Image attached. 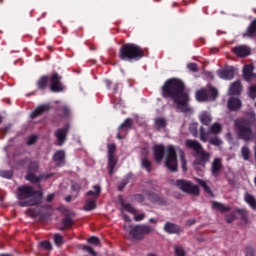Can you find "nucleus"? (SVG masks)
Wrapping results in <instances>:
<instances>
[{
    "instance_id": "nucleus-1",
    "label": "nucleus",
    "mask_w": 256,
    "mask_h": 256,
    "mask_svg": "<svg viewBox=\"0 0 256 256\" xmlns=\"http://www.w3.org/2000/svg\"><path fill=\"white\" fill-rule=\"evenodd\" d=\"M163 97H172L180 111L189 110V94L185 91L183 82L177 79H169L162 87Z\"/></svg>"
},
{
    "instance_id": "nucleus-2",
    "label": "nucleus",
    "mask_w": 256,
    "mask_h": 256,
    "mask_svg": "<svg viewBox=\"0 0 256 256\" xmlns=\"http://www.w3.org/2000/svg\"><path fill=\"white\" fill-rule=\"evenodd\" d=\"M177 154L179 155L182 163L183 171H187V161L185 160V153L179 148L168 146L166 149L165 166L169 171H177Z\"/></svg>"
},
{
    "instance_id": "nucleus-3",
    "label": "nucleus",
    "mask_w": 256,
    "mask_h": 256,
    "mask_svg": "<svg viewBox=\"0 0 256 256\" xmlns=\"http://www.w3.org/2000/svg\"><path fill=\"white\" fill-rule=\"evenodd\" d=\"M17 198L19 199L20 207H29L39 203V196H37V192H35V190L30 186L18 187Z\"/></svg>"
},
{
    "instance_id": "nucleus-4",
    "label": "nucleus",
    "mask_w": 256,
    "mask_h": 256,
    "mask_svg": "<svg viewBox=\"0 0 256 256\" xmlns=\"http://www.w3.org/2000/svg\"><path fill=\"white\" fill-rule=\"evenodd\" d=\"M143 57V50L135 44H125L120 49L122 61H139Z\"/></svg>"
},
{
    "instance_id": "nucleus-5",
    "label": "nucleus",
    "mask_w": 256,
    "mask_h": 256,
    "mask_svg": "<svg viewBox=\"0 0 256 256\" xmlns=\"http://www.w3.org/2000/svg\"><path fill=\"white\" fill-rule=\"evenodd\" d=\"M125 231L131 235L133 239L137 241H143L145 239V235H151L153 232V227L147 224H139L134 226H124Z\"/></svg>"
},
{
    "instance_id": "nucleus-6",
    "label": "nucleus",
    "mask_w": 256,
    "mask_h": 256,
    "mask_svg": "<svg viewBox=\"0 0 256 256\" xmlns=\"http://www.w3.org/2000/svg\"><path fill=\"white\" fill-rule=\"evenodd\" d=\"M238 129V135L240 139H244V141H249L253 138V132L250 128V123L243 119H238L235 123Z\"/></svg>"
},
{
    "instance_id": "nucleus-7",
    "label": "nucleus",
    "mask_w": 256,
    "mask_h": 256,
    "mask_svg": "<svg viewBox=\"0 0 256 256\" xmlns=\"http://www.w3.org/2000/svg\"><path fill=\"white\" fill-rule=\"evenodd\" d=\"M176 187L184 193H189L190 195H199V186L194 185L190 181L187 180H177L175 182Z\"/></svg>"
},
{
    "instance_id": "nucleus-8",
    "label": "nucleus",
    "mask_w": 256,
    "mask_h": 256,
    "mask_svg": "<svg viewBox=\"0 0 256 256\" xmlns=\"http://www.w3.org/2000/svg\"><path fill=\"white\" fill-rule=\"evenodd\" d=\"M211 155L203 148L196 152V160L194 162L195 169H205V164L209 162Z\"/></svg>"
},
{
    "instance_id": "nucleus-9",
    "label": "nucleus",
    "mask_w": 256,
    "mask_h": 256,
    "mask_svg": "<svg viewBox=\"0 0 256 256\" xmlns=\"http://www.w3.org/2000/svg\"><path fill=\"white\" fill-rule=\"evenodd\" d=\"M200 140L205 143L208 141L211 145H215L216 147H219V145L223 143L219 138L211 139V136H209V133L205 131V128H200Z\"/></svg>"
},
{
    "instance_id": "nucleus-10",
    "label": "nucleus",
    "mask_w": 256,
    "mask_h": 256,
    "mask_svg": "<svg viewBox=\"0 0 256 256\" xmlns=\"http://www.w3.org/2000/svg\"><path fill=\"white\" fill-rule=\"evenodd\" d=\"M50 89L54 93H59L60 91H63V85L61 84V80L59 78V75L53 74L50 79Z\"/></svg>"
},
{
    "instance_id": "nucleus-11",
    "label": "nucleus",
    "mask_w": 256,
    "mask_h": 256,
    "mask_svg": "<svg viewBox=\"0 0 256 256\" xmlns=\"http://www.w3.org/2000/svg\"><path fill=\"white\" fill-rule=\"evenodd\" d=\"M221 169H223V163L221 158H215L212 161L211 165V173L214 177H219V174L221 173Z\"/></svg>"
},
{
    "instance_id": "nucleus-12",
    "label": "nucleus",
    "mask_w": 256,
    "mask_h": 256,
    "mask_svg": "<svg viewBox=\"0 0 256 256\" xmlns=\"http://www.w3.org/2000/svg\"><path fill=\"white\" fill-rule=\"evenodd\" d=\"M52 159L57 167H62V165H65V151L63 150L56 151Z\"/></svg>"
},
{
    "instance_id": "nucleus-13",
    "label": "nucleus",
    "mask_w": 256,
    "mask_h": 256,
    "mask_svg": "<svg viewBox=\"0 0 256 256\" xmlns=\"http://www.w3.org/2000/svg\"><path fill=\"white\" fill-rule=\"evenodd\" d=\"M163 230L165 233H168L169 235H175L181 233V228L177 226V224H173L171 222H166L164 224Z\"/></svg>"
},
{
    "instance_id": "nucleus-14",
    "label": "nucleus",
    "mask_w": 256,
    "mask_h": 256,
    "mask_svg": "<svg viewBox=\"0 0 256 256\" xmlns=\"http://www.w3.org/2000/svg\"><path fill=\"white\" fill-rule=\"evenodd\" d=\"M233 51L238 57H247L251 54V49L245 45L237 46L233 49Z\"/></svg>"
},
{
    "instance_id": "nucleus-15",
    "label": "nucleus",
    "mask_w": 256,
    "mask_h": 256,
    "mask_svg": "<svg viewBox=\"0 0 256 256\" xmlns=\"http://www.w3.org/2000/svg\"><path fill=\"white\" fill-rule=\"evenodd\" d=\"M153 151L155 161H157L158 163L161 162V160L163 159V153H165V148L163 147V145H155Z\"/></svg>"
},
{
    "instance_id": "nucleus-16",
    "label": "nucleus",
    "mask_w": 256,
    "mask_h": 256,
    "mask_svg": "<svg viewBox=\"0 0 256 256\" xmlns=\"http://www.w3.org/2000/svg\"><path fill=\"white\" fill-rule=\"evenodd\" d=\"M186 147L192 149L194 153H197L203 149V146L197 140H186Z\"/></svg>"
},
{
    "instance_id": "nucleus-17",
    "label": "nucleus",
    "mask_w": 256,
    "mask_h": 256,
    "mask_svg": "<svg viewBox=\"0 0 256 256\" xmlns=\"http://www.w3.org/2000/svg\"><path fill=\"white\" fill-rule=\"evenodd\" d=\"M55 137L57 138V145H63L67 139V129H58L55 132Z\"/></svg>"
},
{
    "instance_id": "nucleus-18",
    "label": "nucleus",
    "mask_w": 256,
    "mask_h": 256,
    "mask_svg": "<svg viewBox=\"0 0 256 256\" xmlns=\"http://www.w3.org/2000/svg\"><path fill=\"white\" fill-rule=\"evenodd\" d=\"M49 109H51V106H49L48 104L39 106L37 109H35L31 114L30 117L32 119H35V117H39V115H42V113H45L47 111H49Z\"/></svg>"
},
{
    "instance_id": "nucleus-19",
    "label": "nucleus",
    "mask_w": 256,
    "mask_h": 256,
    "mask_svg": "<svg viewBox=\"0 0 256 256\" xmlns=\"http://www.w3.org/2000/svg\"><path fill=\"white\" fill-rule=\"evenodd\" d=\"M234 75L235 74H234L233 68L218 71V76L220 77V79L231 80L233 79Z\"/></svg>"
},
{
    "instance_id": "nucleus-20",
    "label": "nucleus",
    "mask_w": 256,
    "mask_h": 256,
    "mask_svg": "<svg viewBox=\"0 0 256 256\" xmlns=\"http://www.w3.org/2000/svg\"><path fill=\"white\" fill-rule=\"evenodd\" d=\"M228 109L229 111H237V109H241V100L238 98H230L228 100Z\"/></svg>"
},
{
    "instance_id": "nucleus-21",
    "label": "nucleus",
    "mask_w": 256,
    "mask_h": 256,
    "mask_svg": "<svg viewBox=\"0 0 256 256\" xmlns=\"http://www.w3.org/2000/svg\"><path fill=\"white\" fill-rule=\"evenodd\" d=\"M83 209L84 211H93V209H97V201L95 199L88 198Z\"/></svg>"
},
{
    "instance_id": "nucleus-22",
    "label": "nucleus",
    "mask_w": 256,
    "mask_h": 256,
    "mask_svg": "<svg viewBox=\"0 0 256 256\" xmlns=\"http://www.w3.org/2000/svg\"><path fill=\"white\" fill-rule=\"evenodd\" d=\"M199 119L203 125H209L212 121L211 114L207 111H202L199 115Z\"/></svg>"
},
{
    "instance_id": "nucleus-23",
    "label": "nucleus",
    "mask_w": 256,
    "mask_h": 256,
    "mask_svg": "<svg viewBox=\"0 0 256 256\" xmlns=\"http://www.w3.org/2000/svg\"><path fill=\"white\" fill-rule=\"evenodd\" d=\"M241 93V82H234L229 88L230 95H239Z\"/></svg>"
},
{
    "instance_id": "nucleus-24",
    "label": "nucleus",
    "mask_w": 256,
    "mask_h": 256,
    "mask_svg": "<svg viewBox=\"0 0 256 256\" xmlns=\"http://www.w3.org/2000/svg\"><path fill=\"white\" fill-rule=\"evenodd\" d=\"M222 129L223 127L219 123L215 122L209 127V132H206V133H209V136L211 135V133L213 135H219Z\"/></svg>"
},
{
    "instance_id": "nucleus-25",
    "label": "nucleus",
    "mask_w": 256,
    "mask_h": 256,
    "mask_svg": "<svg viewBox=\"0 0 256 256\" xmlns=\"http://www.w3.org/2000/svg\"><path fill=\"white\" fill-rule=\"evenodd\" d=\"M86 195L87 197H90L91 195L92 197H94V199H97V197L101 195V186L99 185L93 186V190L88 191Z\"/></svg>"
},
{
    "instance_id": "nucleus-26",
    "label": "nucleus",
    "mask_w": 256,
    "mask_h": 256,
    "mask_svg": "<svg viewBox=\"0 0 256 256\" xmlns=\"http://www.w3.org/2000/svg\"><path fill=\"white\" fill-rule=\"evenodd\" d=\"M117 167V158L115 156L108 157V169H109V174L113 175V169Z\"/></svg>"
},
{
    "instance_id": "nucleus-27",
    "label": "nucleus",
    "mask_w": 256,
    "mask_h": 256,
    "mask_svg": "<svg viewBox=\"0 0 256 256\" xmlns=\"http://www.w3.org/2000/svg\"><path fill=\"white\" fill-rule=\"evenodd\" d=\"M244 199L252 209H256V199L253 197V195L246 193Z\"/></svg>"
},
{
    "instance_id": "nucleus-28",
    "label": "nucleus",
    "mask_w": 256,
    "mask_h": 256,
    "mask_svg": "<svg viewBox=\"0 0 256 256\" xmlns=\"http://www.w3.org/2000/svg\"><path fill=\"white\" fill-rule=\"evenodd\" d=\"M212 207L213 209H216V211H220L221 213H225V211H229V209H231L229 206H225L219 202H213Z\"/></svg>"
},
{
    "instance_id": "nucleus-29",
    "label": "nucleus",
    "mask_w": 256,
    "mask_h": 256,
    "mask_svg": "<svg viewBox=\"0 0 256 256\" xmlns=\"http://www.w3.org/2000/svg\"><path fill=\"white\" fill-rule=\"evenodd\" d=\"M196 99L197 101H200L203 103V101H209V96L207 95V91L200 90L196 93Z\"/></svg>"
},
{
    "instance_id": "nucleus-30",
    "label": "nucleus",
    "mask_w": 256,
    "mask_h": 256,
    "mask_svg": "<svg viewBox=\"0 0 256 256\" xmlns=\"http://www.w3.org/2000/svg\"><path fill=\"white\" fill-rule=\"evenodd\" d=\"M241 156L244 161H249L251 158V150H249V147L243 146L241 148Z\"/></svg>"
},
{
    "instance_id": "nucleus-31",
    "label": "nucleus",
    "mask_w": 256,
    "mask_h": 256,
    "mask_svg": "<svg viewBox=\"0 0 256 256\" xmlns=\"http://www.w3.org/2000/svg\"><path fill=\"white\" fill-rule=\"evenodd\" d=\"M255 33H256V20H253L244 35L245 37H251Z\"/></svg>"
},
{
    "instance_id": "nucleus-32",
    "label": "nucleus",
    "mask_w": 256,
    "mask_h": 256,
    "mask_svg": "<svg viewBox=\"0 0 256 256\" xmlns=\"http://www.w3.org/2000/svg\"><path fill=\"white\" fill-rule=\"evenodd\" d=\"M131 125L133 122L131 119L127 118L118 128L119 131H127V129H131Z\"/></svg>"
},
{
    "instance_id": "nucleus-33",
    "label": "nucleus",
    "mask_w": 256,
    "mask_h": 256,
    "mask_svg": "<svg viewBox=\"0 0 256 256\" xmlns=\"http://www.w3.org/2000/svg\"><path fill=\"white\" fill-rule=\"evenodd\" d=\"M127 211L128 213H131L134 215V213H137V209L133 207L131 204H122V212Z\"/></svg>"
},
{
    "instance_id": "nucleus-34",
    "label": "nucleus",
    "mask_w": 256,
    "mask_h": 256,
    "mask_svg": "<svg viewBox=\"0 0 256 256\" xmlns=\"http://www.w3.org/2000/svg\"><path fill=\"white\" fill-rule=\"evenodd\" d=\"M197 183H199V185L204 189V191H206V193H208L209 195H211V188H209V185H207V182H205L204 180H201L199 178L196 179Z\"/></svg>"
},
{
    "instance_id": "nucleus-35",
    "label": "nucleus",
    "mask_w": 256,
    "mask_h": 256,
    "mask_svg": "<svg viewBox=\"0 0 256 256\" xmlns=\"http://www.w3.org/2000/svg\"><path fill=\"white\" fill-rule=\"evenodd\" d=\"M37 86L40 89H45V87H47V77L46 76L41 77L37 82Z\"/></svg>"
},
{
    "instance_id": "nucleus-36",
    "label": "nucleus",
    "mask_w": 256,
    "mask_h": 256,
    "mask_svg": "<svg viewBox=\"0 0 256 256\" xmlns=\"http://www.w3.org/2000/svg\"><path fill=\"white\" fill-rule=\"evenodd\" d=\"M146 215L143 212H139L138 210L136 211V213H134V221L136 222H141L143 221V219H145Z\"/></svg>"
},
{
    "instance_id": "nucleus-37",
    "label": "nucleus",
    "mask_w": 256,
    "mask_h": 256,
    "mask_svg": "<svg viewBox=\"0 0 256 256\" xmlns=\"http://www.w3.org/2000/svg\"><path fill=\"white\" fill-rule=\"evenodd\" d=\"M115 151H117V146L115 144H109L108 157H115Z\"/></svg>"
},
{
    "instance_id": "nucleus-38",
    "label": "nucleus",
    "mask_w": 256,
    "mask_h": 256,
    "mask_svg": "<svg viewBox=\"0 0 256 256\" xmlns=\"http://www.w3.org/2000/svg\"><path fill=\"white\" fill-rule=\"evenodd\" d=\"M165 125H166L165 119L158 118L155 120V127H157L158 129H163Z\"/></svg>"
},
{
    "instance_id": "nucleus-39",
    "label": "nucleus",
    "mask_w": 256,
    "mask_h": 256,
    "mask_svg": "<svg viewBox=\"0 0 256 256\" xmlns=\"http://www.w3.org/2000/svg\"><path fill=\"white\" fill-rule=\"evenodd\" d=\"M54 243L55 245H57L58 247L63 245V236L59 235V234H55L54 235Z\"/></svg>"
},
{
    "instance_id": "nucleus-40",
    "label": "nucleus",
    "mask_w": 256,
    "mask_h": 256,
    "mask_svg": "<svg viewBox=\"0 0 256 256\" xmlns=\"http://www.w3.org/2000/svg\"><path fill=\"white\" fill-rule=\"evenodd\" d=\"M174 253L176 256H185V250L179 246H174Z\"/></svg>"
},
{
    "instance_id": "nucleus-41",
    "label": "nucleus",
    "mask_w": 256,
    "mask_h": 256,
    "mask_svg": "<svg viewBox=\"0 0 256 256\" xmlns=\"http://www.w3.org/2000/svg\"><path fill=\"white\" fill-rule=\"evenodd\" d=\"M26 179L27 181H31L32 183H37V181H39V178H37L33 173H28Z\"/></svg>"
},
{
    "instance_id": "nucleus-42",
    "label": "nucleus",
    "mask_w": 256,
    "mask_h": 256,
    "mask_svg": "<svg viewBox=\"0 0 256 256\" xmlns=\"http://www.w3.org/2000/svg\"><path fill=\"white\" fill-rule=\"evenodd\" d=\"M142 167H144L145 170L151 171V162L147 159L142 160Z\"/></svg>"
},
{
    "instance_id": "nucleus-43",
    "label": "nucleus",
    "mask_w": 256,
    "mask_h": 256,
    "mask_svg": "<svg viewBox=\"0 0 256 256\" xmlns=\"http://www.w3.org/2000/svg\"><path fill=\"white\" fill-rule=\"evenodd\" d=\"M1 177H4V179H11L13 177V172L11 171H2L0 173Z\"/></svg>"
},
{
    "instance_id": "nucleus-44",
    "label": "nucleus",
    "mask_w": 256,
    "mask_h": 256,
    "mask_svg": "<svg viewBox=\"0 0 256 256\" xmlns=\"http://www.w3.org/2000/svg\"><path fill=\"white\" fill-rule=\"evenodd\" d=\"M83 251H87L88 253H90V255L93 256H97V253H95V250H93V248H91L90 246H82Z\"/></svg>"
},
{
    "instance_id": "nucleus-45",
    "label": "nucleus",
    "mask_w": 256,
    "mask_h": 256,
    "mask_svg": "<svg viewBox=\"0 0 256 256\" xmlns=\"http://www.w3.org/2000/svg\"><path fill=\"white\" fill-rule=\"evenodd\" d=\"M88 243H91V245H99V238L92 236L87 239Z\"/></svg>"
},
{
    "instance_id": "nucleus-46",
    "label": "nucleus",
    "mask_w": 256,
    "mask_h": 256,
    "mask_svg": "<svg viewBox=\"0 0 256 256\" xmlns=\"http://www.w3.org/2000/svg\"><path fill=\"white\" fill-rule=\"evenodd\" d=\"M189 71H192L193 73H197L199 71V68H197V64L195 63H190L187 65Z\"/></svg>"
},
{
    "instance_id": "nucleus-47",
    "label": "nucleus",
    "mask_w": 256,
    "mask_h": 256,
    "mask_svg": "<svg viewBox=\"0 0 256 256\" xmlns=\"http://www.w3.org/2000/svg\"><path fill=\"white\" fill-rule=\"evenodd\" d=\"M249 95L252 99L256 98V86H252L249 88Z\"/></svg>"
},
{
    "instance_id": "nucleus-48",
    "label": "nucleus",
    "mask_w": 256,
    "mask_h": 256,
    "mask_svg": "<svg viewBox=\"0 0 256 256\" xmlns=\"http://www.w3.org/2000/svg\"><path fill=\"white\" fill-rule=\"evenodd\" d=\"M40 245L43 247V249H47V251H51V243L50 242L44 241V242H41Z\"/></svg>"
},
{
    "instance_id": "nucleus-49",
    "label": "nucleus",
    "mask_w": 256,
    "mask_h": 256,
    "mask_svg": "<svg viewBox=\"0 0 256 256\" xmlns=\"http://www.w3.org/2000/svg\"><path fill=\"white\" fill-rule=\"evenodd\" d=\"M39 164L37 162H32L29 167V171H37Z\"/></svg>"
},
{
    "instance_id": "nucleus-50",
    "label": "nucleus",
    "mask_w": 256,
    "mask_h": 256,
    "mask_svg": "<svg viewBox=\"0 0 256 256\" xmlns=\"http://www.w3.org/2000/svg\"><path fill=\"white\" fill-rule=\"evenodd\" d=\"M210 93V99H215V97H217V90L215 88H210L209 90Z\"/></svg>"
},
{
    "instance_id": "nucleus-51",
    "label": "nucleus",
    "mask_w": 256,
    "mask_h": 256,
    "mask_svg": "<svg viewBox=\"0 0 256 256\" xmlns=\"http://www.w3.org/2000/svg\"><path fill=\"white\" fill-rule=\"evenodd\" d=\"M37 141V136H30L28 139V145H33Z\"/></svg>"
},
{
    "instance_id": "nucleus-52",
    "label": "nucleus",
    "mask_w": 256,
    "mask_h": 256,
    "mask_svg": "<svg viewBox=\"0 0 256 256\" xmlns=\"http://www.w3.org/2000/svg\"><path fill=\"white\" fill-rule=\"evenodd\" d=\"M63 223H64V225H65L66 227H69V225H72L73 220H71V218H65V219L63 220Z\"/></svg>"
},
{
    "instance_id": "nucleus-53",
    "label": "nucleus",
    "mask_w": 256,
    "mask_h": 256,
    "mask_svg": "<svg viewBox=\"0 0 256 256\" xmlns=\"http://www.w3.org/2000/svg\"><path fill=\"white\" fill-rule=\"evenodd\" d=\"M246 256H255V254L253 253V248L248 247L246 249Z\"/></svg>"
},
{
    "instance_id": "nucleus-54",
    "label": "nucleus",
    "mask_w": 256,
    "mask_h": 256,
    "mask_svg": "<svg viewBox=\"0 0 256 256\" xmlns=\"http://www.w3.org/2000/svg\"><path fill=\"white\" fill-rule=\"evenodd\" d=\"M226 220L227 223H233V221H235V215L232 214L231 216H228Z\"/></svg>"
},
{
    "instance_id": "nucleus-55",
    "label": "nucleus",
    "mask_w": 256,
    "mask_h": 256,
    "mask_svg": "<svg viewBox=\"0 0 256 256\" xmlns=\"http://www.w3.org/2000/svg\"><path fill=\"white\" fill-rule=\"evenodd\" d=\"M241 215H242V219H243V221H247V211H245V210H242L241 212Z\"/></svg>"
},
{
    "instance_id": "nucleus-56",
    "label": "nucleus",
    "mask_w": 256,
    "mask_h": 256,
    "mask_svg": "<svg viewBox=\"0 0 256 256\" xmlns=\"http://www.w3.org/2000/svg\"><path fill=\"white\" fill-rule=\"evenodd\" d=\"M124 221H127L128 223H131V218L127 216V214H123Z\"/></svg>"
},
{
    "instance_id": "nucleus-57",
    "label": "nucleus",
    "mask_w": 256,
    "mask_h": 256,
    "mask_svg": "<svg viewBox=\"0 0 256 256\" xmlns=\"http://www.w3.org/2000/svg\"><path fill=\"white\" fill-rule=\"evenodd\" d=\"M53 197H55L54 194H49L46 198V201H53Z\"/></svg>"
},
{
    "instance_id": "nucleus-58",
    "label": "nucleus",
    "mask_w": 256,
    "mask_h": 256,
    "mask_svg": "<svg viewBox=\"0 0 256 256\" xmlns=\"http://www.w3.org/2000/svg\"><path fill=\"white\" fill-rule=\"evenodd\" d=\"M80 188H81V187H80L79 185H77V184H74V185L72 186V189H73L74 191H79Z\"/></svg>"
},
{
    "instance_id": "nucleus-59",
    "label": "nucleus",
    "mask_w": 256,
    "mask_h": 256,
    "mask_svg": "<svg viewBox=\"0 0 256 256\" xmlns=\"http://www.w3.org/2000/svg\"><path fill=\"white\" fill-rule=\"evenodd\" d=\"M149 223H157V220H155V218H150Z\"/></svg>"
},
{
    "instance_id": "nucleus-60",
    "label": "nucleus",
    "mask_w": 256,
    "mask_h": 256,
    "mask_svg": "<svg viewBox=\"0 0 256 256\" xmlns=\"http://www.w3.org/2000/svg\"><path fill=\"white\" fill-rule=\"evenodd\" d=\"M117 139H123V136H121L120 132L117 134Z\"/></svg>"
},
{
    "instance_id": "nucleus-61",
    "label": "nucleus",
    "mask_w": 256,
    "mask_h": 256,
    "mask_svg": "<svg viewBox=\"0 0 256 256\" xmlns=\"http://www.w3.org/2000/svg\"><path fill=\"white\" fill-rule=\"evenodd\" d=\"M105 83H106L107 87H109V85H111V81H109V80H106Z\"/></svg>"
},
{
    "instance_id": "nucleus-62",
    "label": "nucleus",
    "mask_w": 256,
    "mask_h": 256,
    "mask_svg": "<svg viewBox=\"0 0 256 256\" xmlns=\"http://www.w3.org/2000/svg\"><path fill=\"white\" fill-rule=\"evenodd\" d=\"M66 201H67V202L71 201V196H67V197H66Z\"/></svg>"
},
{
    "instance_id": "nucleus-63",
    "label": "nucleus",
    "mask_w": 256,
    "mask_h": 256,
    "mask_svg": "<svg viewBox=\"0 0 256 256\" xmlns=\"http://www.w3.org/2000/svg\"><path fill=\"white\" fill-rule=\"evenodd\" d=\"M227 138H228V139H231V134H228V135H227Z\"/></svg>"
},
{
    "instance_id": "nucleus-64",
    "label": "nucleus",
    "mask_w": 256,
    "mask_h": 256,
    "mask_svg": "<svg viewBox=\"0 0 256 256\" xmlns=\"http://www.w3.org/2000/svg\"><path fill=\"white\" fill-rule=\"evenodd\" d=\"M2 121H3V118L0 116V123H2Z\"/></svg>"
}]
</instances>
